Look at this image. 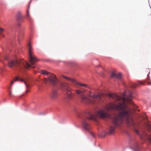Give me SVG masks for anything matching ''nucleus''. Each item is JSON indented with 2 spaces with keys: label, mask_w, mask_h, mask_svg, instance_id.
<instances>
[{
  "label": "nucleus",
  "mask_w": 151,
  "mask_h": 151,
  "mask_svg": "<svg viewBox=\"0 0 151 151\" xmlns=\"http://www.w3.org/2000/svg\"><path fill=\"white\" fill-rule=\"evenodd\" d=\"M41 73L44 75H46L48 77L47 78H45L44 79L43 82L46 83L47 82L50 83L54 86L56 85L57 83L58 82V80L56 78V76L53 74L49 73L45 70H42L41 72Z\"/></svg>",
  "instance_id": "4"
},
{
  "label": "nucleus",
  "mask_w": 151,
  "mask_h": 151,
  "mask_svg": "<svg viewBox=\"0 0 151 151\" xmlns=\"http://www.w3.org/2000/svg\"><path fill=\"white\" fill-rule=\"evenodd\" d=\"M58 97L57 95H50V98L53 100L56 99Z\"/></svg>",
  "instance_id": "16"
},
{
  "label": "nucleus",
  "mask_w": 151,
  "mask_h": 151,
  "mask_svg": "<svg viewBox=\"0 0 151 151\" xmlns=\"http://www.w3.org/2000/svg\"><path fill=\"white\" fill-rule=\"evenodd\" d=\"M52 93L53 94H56V93H57V91L56 90H54L52 91Z\"/></svg>",
  "instance_id": "21"
},
{
  "label": "nucleus",
  "mask_w": 151,
  "mask_h": 151,
  "mask_svg": "<svg viewBox=\"0 0 151 151\" xmlns=\"http://www.w3.org/2000/svg\"><path fill=\"white\" fill-rule=\"evenodd\" d=\"M0 61H1H1H1V59H0Z\"/></svg>",
  "instance_id": "29"
},
{
  "label": "nucleus",
  "mask_w": 151,
  "mask_h": 151,
  "mask_svg": "<svg viewBox=\"0 0 151 151\" xmlns=\"http://www.w3.org/2000/svg\"><path fill=\"white\" fill-rule=\"evenodd\" d=\"M28 53L29 55V62L30 64L24 61L23 60L16 59L11 60L8 62V65L10 68H12L14 66H18L19 65H22L23 66L28 68L30 67L35 68L34 66L36 65V63L38 61L36 57L34 54L32 48L30 44L28 45Z\"/></svg>",
  "instance_id": "2"
},
{
  "label": "nucleus",
  "mask_w": 151,
  "mask_h": 151,
  "mask_svg": "<svg viewBox=\"0 0 151 151\" xmlns=\"http://www.w3.org/2000/svg\"><path fill=\"white\" fill-rule=\"evenodd\" d=\"M114 129L115 128L113 126H111L109 129L108 134H114Z\"/></svg>",
  "instance_id": "12"
},
{
  "label": "nucleus",
  "mask_w": 151,
  "mask_h": 151,
  "mask_svg": "<svg viewBox=\"0 0 151 151\" xmlns=\"http://www.w3.org/2000/svg\"><path fill=\"white\" fill-rule=\"evenodd\" d=\"M76 93H77V94H79V93H82L83 92V91H81V90L78 89L76 90Z\"/></svg>",
  "instance_id": "18"
},
{
  "label": "nucleus",
  "mask_w": 151,
  "mask_h": 151,
  "mask_svg": "<svg viewBox=\"0 0 151 151\" xmlns=\"http://www.w3.org/2000/svg\"><path fill=\"white\" fill-rule=\"evenodd\" d=\"M147 125L148 130L147 131V132H149L150 135L148 134L147 132H144L142 134V139L144 138H147L151 142V125L148 124Z\"/></svg>",
  "instance_id": "6"
},
{
  "label": "nucleus",
  "mask_w": 151,
  "mask_h": 151,
  "mask_svg": "<svg viewBox=\"0 0 151 151\" xmlns=\"http://www.w3.org/2000/svg\"><path fill=\"white\" fill-rule=\"evenodd\" d=\"M109 95V96H110V97H113V95Z\"/></svg>",
  "instance_id": "25"
},
{
  "label": "nucleus",
  "mask_w": 151,
  "mask_h": 151,
  "mask_svg": "<svg viewBox=\"0 0 151 151\" xmlns=\"http://www.w3.org/2000/svg\"><path fill=\"white\" fill-rule=\"evenodd\" d=\"M62 77L68 80L69 81H71L73 83L74 85H78V86H83V87H87L88 86L86 84H84L83 83H79V82L77 81H76L74 80V79L70 78H69L68 77H65L64 76L62 75Z\"/></svg>",
  "instance_id": "7"
},
{
  "label": "nucleus",
  "mask_w": 151,
  "mask_h": 151,
  "mask_svg": "<svg viewBox=\"0 0 151 151\" xmlns=\"http://www.w3.org/2000/svg\"><path fill=\"white\" fill-rule=\"evenodd\" d=\"M141 84H143V83L141 82L138 81L136 83H133L132 86V88H134Z\"/></svg>",
  "instance_id": "11"
},
{
  "label": "nucleus",
  "mask_w": 151,
  "mask_h": 151,
  "mask_svg": "<svg viewBox=\"0 0 151 151\" xmlns=\"http://www.w3.org/2000/svg\"><path fill=\"white\" fill-rule=\"evenodd\" d=\"M18 80H19L18 78L17 77H16L13 80L11 81V85H12V84H13L14 82H15Z\"/></svg>",
  "instance_id": "17"
},
{
  "label": "nucleus",
  "mask_w": 151,
  "mask_h": 151,
  "mask_svg": "<svg viewBox=\"0 0 151 151\" xmlns=\"http://www.w3.org/2000/svg\"><path fill=\"white\" fill-rule=\"evenodd\" d=\"M132 95H122L121 96L116 97L118 104L111 103L107 104L104 107V109H100L98 112L99 116L101 118H110V115L106 112L112 110H117L121 111L118 115L114 117L113 120V124L115 127L119 126L123 122V120H125L129 127L134 126V123L133 119L130 109L128 108L127 103L131 102L132 98Z\"/></svg>",
  "instance_id": "1"
},
{
  "label": "nucleus",
  "mask_w": 151,
  "mask_h": 151,
  "mask_svg": "<svg viewBox=\"0 0 151 151\" xmlns=\"http://www.w3.org/2000/svg\"><path fill=\"white\" fill-rule=\"evenodd\" d=\"M111 78H115L118 80H121L122 79V75L121 73H116L112 72L111 74Z\"/></svg>",
  "instance_id": "8"
},
{
  "label": "nucleus",
  "mask_w": 151,
  "mask_h": 151,
  "mask_svg": "<svg viewBox=\"0 0 151 151\" xmlns=\"http://www.w3.org/2000/svg\"><path fill=\"white\" fill-rule=\"evenodd\" d=\"M106 134V133L105 132H102V133H101V136L103 137H104L105 136Z\"/></svg>",
  "instance_id": "19"
},
{
  "label": "nucleus",
  "mask_w": 151,
  "mask_h": 151,
  "mask_svg": "<svg viewBox=\"0 0 151 151\" xmlns=\"http://www.w3.org/2000/svg\"><path fill=\"white\" fill-rule=\"evenodd\" d=\"M61 86L62 87H64V88L68 92H71V91L72 90L68 83H61Z\"/></svg>",
  "instance_id": "9"
},
{
  "label": "nucleus",
  "mask_w": 151,
  "mask_h": 151,
  "mask_svg": "<svg viewBox=\"0 0 151 151\" xmlns=\"http://www.w3.org/2000/svg\"><path fill=\"white\" fill-rule=\"evenodd\" d=\"M136 132L137 134H138V131H136Z\"/></svg>",
  "instance_id": "27"
},
{
  "label": "nucleus",
  "mask_w": 151,
  "mask_h": 151,
  "mask_svg": "<svg viewBox=\"0 0 151 151\" xmlns=\"http://www.w3.org/2000/svg\"><path fill=\"white\" fill-rule=\"evenodd\" d=\"M11 93H12L11 92H10V94H11Z\"/></svg>",
  "instance_id": "28"
},
{
  "label": "nucleus",
  "mask_w": 151,
  "mask_h": 151,
  "mask_svg": "<svg viewBox=\"0 0 151 151\" xmlns=\"http://www.w3.org/2000/svg\"><path fill=\"white\" fill-rule=\"evenodd\" d=\"M27 16L29 17V18L30 17L29 15V12L28 11H27Z\"/></svg>",
  "instance_id": "23"
},
{
  "label": "nucleus",
  "mask_w": 151,
  "mask_h": 151,
  "mask_svg": "<svg viewBox=\"0 0 151 151\" xmlns=\"http://www.w3.org/2000/svg\"><path fill=\"white\" fill-rule=\"evenodd\" d=\"M24 83L25 84H26V86L27 87V89L25 91V93H29L30 92V90L29 89L30 88V86L28 85L27 84V83L25 81H24Z\"/></svg>",
  "instance_id": "13"
},
{
  "label": "nucleus",
  "mask_w": 151,
  "mask_h": 151,
  "mask_svg": "<svg viewBox=\"0 0 151 151\" xmlns=\"http://www.w3.org/2000/svg\"><path fill=\"white\" fill-rule=\"evenodd\" d=\"M134 93L132 91H131V90H127V91L125 92V94H132Z\"/></svg>",
  "instance_id": "15"
},
{
  "label": "nucleus",
  "mask_w": 151,
  "mask_h": 151,
  "mask_svg": "<svg viewBox=\"0 0 151 151\" xmlns=\"http://www.w3.org/2000/svg\"><path fill=\"white\" fill-rule=\"evenodd\" d=\"M4 59H5V60H7V56H5V57Z\"/></svg>",
  "instance_id": "24"
},
{
  "label": "nucleus",
  "mask_w": 151,
  "mask_h": 151,
  "mask_svg": "<svg viewBox=\"0 0 151 151\" xmlns=\"http://www.w3.org/2000/svg\"><path fill=\"white\" fill-rule=\"evenodd\" d=\"M96 93H97L98 94H111V93H109V94H107V93H106L104 92V91L103 90H99L96 89L95 91V93L94 94H96Z\"/></svg>",
  "instance_id": "10"
},
{
  "label": "nucleus",
  "mask_w": 151,
  "mask_h": 151,
  "mask_svg": "<svg viewBox=\"0 0 151 151\" xmlns=\"http://www.w3.org/2000/svg\"><path fill=\"white\" fill-rule=\"evenodd\" d=\"M101 95H81L82 102L84 103H93L101 99Z\"/></svg>",
  "instance_id": "3"
},
{
  "label": "nucleus",
  "mask_w": 151,
  "mask_h": 151,
  "mask_svg": "<svg viewBox=\"0 0 151 151\" xmlns=\"http://www.w3.org/2000/svg\"><path fill=\"white\" fill-rule=\"evenodd\" d=\"M91 135L93 137H95V135H94L93 133V132H91Z\"/></svg>",
  "instance_id": "22"
},
{
  "label": "nucleus",
  "mask_w": 151,
  "mask_h": 151,
  "mask_svg": "<svg viewBox=\"0 0 151 151\" xmlns=\"http://www.w3.org/2000/svg\"><path fill=\"white\" fill-rule=\"evenodd\" d=\"M148 84L150 85H151V82H148Z\"/></svg>",
  "instance_id": "26"
},
{
  "label": "nucleus",
  "mask_w": 151,
  "mask_h": 151,
  "mask_svg": "<svg viewBox=\"0 0 151 151\" xmlns=\"http://www.w3.org/2000/svg\"><path fill=\"white\" fill-rule=\"evenodd\" d=\"M88 116L86 119H83L82 122L83 127L87 130L89 129V124L87 122V120H95L96 119V116L91 114L90 112L88 113Z\"/></svg>",
  "instance_id": "5"
},
{
  "label": "nucleus",
  "mask_w": 151,
  "mask_h": 151,
  "mask_svg": "<svg viewBox=\"0 0 151 151\" xmlns=\"http://www.w3.org/2000/svg\"><path fill=\"white\" fill-rule=\"evenodd\" d=\"M65 98L66 101H69L72 99L73 96L72 95H66Z\"/></svg>",
  "instance_id": "14"
},
{
  "label": "nucleus",
  "mask_w": 151,
  "mask_h": 151,
  "mask_svg": "<svg viewBox=\"0 0 151 151\" xmlns=\"http://www.w3.org/2000/svg\"><path fill=\"white\" fill-rule=\"evenodd\" d=\"M4 29L0 27V33L1 34L4 31Z\"/></svg>",
  "instance_id": "20"
}]
</instances>
